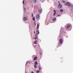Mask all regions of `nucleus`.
<instances>
[{"label":"nucleus","instance_id":"obj_1","mask_svg":"<svg viewBox=\"0 0 73 73\" xmlns=\"http://www.w3.org/2000/svg\"><path fill=\"white\" fill-rule=\"evenodd\" d=\"M66 4L67 5H68V6H69V7H70V6L71 5V4L68 2H67L66 3Z\"/></svg>","mask_w":73,"mask_h":73},{"label":"nucleus","instance_id":"obj_2","mask_svg":"<svg viewBox=\"0 0 73 73\" xmlns=\"http://www.w3.org/2000/svg\"><path fill=\"white\" fill-rule=\"evenodd\" d=\"M62 39H60V40H59V43L60 44H62Z\"/></svg>","mask_w":73,"mask_h":73},{"label":"nucleus","instance_id":"obj_3","mask_svg":"<svg viewBox=\"0 0 73 73\" xmlns=\"http://www.w3.org/2000/svg\"><path fill=\"white\" fill-rule=\"evenodd\" d=\"M41 11H42V9H39L38 10V12L39 13H41Z\"/></svg>","mask_w":73,"mask_h":73},{"label":"nucleus","instance_id":"obj_4","mask_svg":"<svg viewBox=\"0 0 73 73\" xmlns=\"http://www.w3.org/2000/svg\"><path fill=\"white\" fill-rule=\"evenodd\" d=\"M58 8H60L62 7V5L61 4H59L58 6Z\"/></svg>","mask_w":73,"mask_h":73},{"label":"nucleus","instance_id":"obj_5","mask_svg":"<svg viewBox=\"0 0 73 73\" xmlns=\"http://www.w3.org/2000/svg\"><path fill=\"white\" fill-rule=\"evenodd\" d=\"M53 11H54V13L53 14V16H54V15H55V14H56V11L54 10H53Z\"/></svg>","mask_w":73,"mask_h":73},{"label":"nucleus","instance_id":"obj_6","mask_svg":"<svg viewBox=\"0 0 73 73\" xmlns=\"http://www.w3.org/2000/svg\"><path fill=\"white\" fill-rule=\"evenodd\" d=\"M36 17L37 19H38V18H40V16H39V15H37L36 16Z\"/></svg>","mask_w":73,"mask_h":73},{"label":"nucleus","instance_id":"obj_7","mask_svg":"<svg viewBox=\"0 0 73 73\" xmlns=\"http://www.w3.org/2000/svg\"><path fill=\"white\" fill-rule=\"evenodd\" d=\"M23 20H27V17H25L24 18Z\"/></svg>","mask_w":73,"mask_h":73},{"label":"nucleus","instance_id":"obj_8","mask_svg":"<svg viewBox=\"0 0 73 73\" xmlns=\"http://www.w3.org/2000/svg\"><path fill=\"white\" fill-rule=\"evenodd\" d=\"M37 56H36L35 57L34 59V61H35L36 60H37Z\"/></svg>","mask_w":73,"mask_h":73},{"label":"nucleus","instance_id":"obj_9","mask_svg":"<svg viewBox=\"0 0 73 73\" xmlns=\"http://www.w3.org/2000/svg\"><path fill=\"white\" fill-rule=\"evenodd\" d=\"M70 27V25H68L67 26V28L68 29V28H69Z\"/></svg>","mask_w":73,"mask_h":73},{"label":"nucleus","instance_id":"obj_10","mask_svg":"<svg viewBox=\"0 0 73 73\" xmlns=\"http://www.w3.org/2000/svg\"><path fill=\"white\" fill-rule=\"evenodd\" d=\"M56 20V18H54L53 19L52 21H55Z\"/></svg>","mask_w":73,"mask_h":73},{"label":"nucleus","instance_id":"obj_11","mask_svg":"<svg viewBox=\"0 0 73 73\" xmlns=\"http://www.w3.org/2000/svg\"><path fill=\"white\" fill-rule=\"evenodd\" d=\"M36 33L37 34H39V31H38V30H36Z\"/></svg>","mask_w":73,"mask_h":73},{"label":"nucleus","instance_id":"obj_12","mask_svg":"<svg viewBox=\"0 0 73 73\" xmlns=\"http://www.w3.org/2000/svg\"><path fill=\"white\" fill-rule=\"evenodd\" d=\"M60 12H63V11H64V10H63V9H61L60 10Z\"/></svg>","mask_w":73,"mask_h":73},{"label":"nucleus","instance_id":"obj_13","mask_svg":"<svg viewBox=\"0 0 73 73\" xmlns=\"http://www.w3.org/2000/svg\"><path fill=\"white\" fill-rule=\"evenodd\" d=\"M37 36H38L37 33H36V34H35V36L36 38H37Z\"/></svg>","mask_w":73,"mask_h":73},{"label":"nucleus","instance_id":"obj_14","mask_svg":"<svg viewBox=\"0 0 73 73\" xmlns=\"http://www.w3.org/2000/svg\"><path fill=\"white\" fill-rule=\"evenodd\" d=\"M39 27V25L38 24L37 26V29H38V28Z\"/></svg>","mask_w":73,"mask_h":73},{"label":"nucleus","instance_id":"obj_15","mask_svg":"<svg viewBox=\"0 0 73 73\" xmlns=\"http://www.w3.org/2000/svg\"><path fill=\"white\" fill-rule=\"evenodd\" d=\"M34 66L35 68H37V65H36V64L34 65Z\"/></svg>","mask_w":73,"mask_h":73},{"label":"nucleus","instance_id":"obj_16","mask_svg":"<svg viewBox=\"0 0 73 73\" xmlns=\"http://www.w3.org/2000/svg\"><path fill=\"white\" fill-rule=\"evenodd\" d=\"M38 67L39 68V69H40L39 70H41V66H39Z\"/></svg>","mask_w":73,"mask_h":73},{"label":"nucleus","instance_id":"obj_17","mask_svg":"<svg viewBox=\"0 0 73 73\" xmlns=\"http://www.w3.org/2000/svg\"><path fill=\"white\" fill-rule=\"evenodd\" d=\"M35 65H37L38 63H37V62H35Z\"/></svg>","mask_w":73,"mask_h":73},{"label":"nucleus","instance_id":"obj_18","mask_svg":"<svg viewBox=\"0 0 73 73\" xmlns=\"http://www.w3.org/2000/svg\"><path fill=\"white\" fill-rule=\"evenodd\" d=\"M33 20H34V21H35V17H33Z\"/></svg>","mask_w":73,"mask_h":73},{"label":"nucleus","instance_id":"obj_19","mask_svg":"<svg viewBox=\"0 0 73 73\" xmlns=\"http://www.w3.org/2000/svg\"><path fill=\"white\" fill-rule=\"evenodd\" d=\"M34 43H35V44H37V40H36V41L34 42Z\"/></svg>","mask_w":73,"mask_h":73},{"label":"nucleus","instance_id":"obj_20","mask_svg":"<svg viewBox=\"0 0 73 73\" xmlns=\"http://www.w3.org/2000/svg\"><path fill=\"white\" fill-rule=\"evenodd\" d=\"M25 0H24L23 1V4L24 5L25 4V3H24V1H25Z\"/></svg>","mask_w":73,"mask_h":73},{"label":"nucleus","instance_id":"obj_21","mask_svg":"<svg viewBox=\"0 0 73 73\" xmlns=\"http://www.w3.org/2000/svg\"><path fill=\"white\" fill-rule=\"evenodd\" d=\"M35 38V40H36L37 39V38Z\"/></svg>","mask_w":73,"mask_h":73},{"label":"nucleus","instance_id":"obj_22","mask_svg":"<svg viewBox=\"0 0 73 73\" xmlns=\"http://www.w3.org/2000/svg\"><path fill=\"white\" fill-rule=\"evenodd\" d=\"M34 3H36V0H34Z\"/></svg>","mask_w":73,"mask_h":73},{"label":"nucleus","instance_id":"obj_23","mask_svg":"<svg viewBox=\"0 0 73 73\" xmlns=\"http://www.w3.org/2000/svg\"><path fill=\"white\" fill-rule=\"evenodd\" d=\"M33 14H32V17H33Z\"/></svg>","mask_w":73,"mask_h":73},{"label":"nucleus","instance_id":"obj_24","mask_svg":"<svg viewBox=\"0 0 73 73\" xmlns=\"http://www.w3.org/2000/svg\"><path fill=\"white\" fill-rule=\"evenodd\" d=\"M37 73H39V71H37Z\"/></svg>","mask_w":73,"mask_h":73},{"label":"nucleus","instance_id":"obj_25","mask_svg":"<svg viewBox=\"0 0 73 73\" xmlns=\"http://www.w3.org/2000/svg\"><path fill=\"white\" fill-rule=\"evenodd\" d=\"M34 33L35 34L36 33V32H35V31H34Z\"/></svg>","mask_w":73,"mask_h":73},{"label":"nucleus","instance_id":"obj_26","mask_svg":"<svg viewBox=\"0 0 73 73\" xmlns=\"http://www.w3.org/2000/svg\"><path fill=\"white\" fill-rule=\"evenodd\" d=\"M32 73H34V72H32Z\"/></svg>","mask_w":73,"mask_h":73},{"label":"nucleus","instance_id":"obj_27","mask_svg":"<svg viewBox=\"0 0 73 73\" xmlns=\"http://www.w3.org/2000/svg\"><path fill=\"white\" fill-rule=\"evenodd\" d=\"M36 23H35V26H36Z\"/></svg>","mask_w":73,"mask_h":73},{"label":"nucleus","instance_id":"obj_28","mask_svg":"<svg viewBox=\"0 0 73 73\" xmlns=\"http://www.w3.org/2000/svg\"><path fill=\"white\" fill-rule=\"evenodd\" d=\"M59 4H60V2H58Z\"/></svg>","mask_w":73,"mask_h":73},{"label":"nucleus","instance_id":"obj_29","mask_svg":"<svg viewBox=\"0 0 73 73\" xmlns=\"http://www.w3.org/2000/svg\"><path fill=\"white\" fill-rule=\"evenodd\" d=\"M65 5H66V4H65Z\"/></svg>","mask_w":73,"mask_h":73},{"label":"nucleus","instance_id":"obj_30","mask_svg":"<svg viewBox=\"0 0 73 73\" xmlns=\"http://www.w3.org/2000/svg\"><path fill=\"white\" fill-rule=\"evenodd\" d=\"M48 24H49L48 23V24H47V25H48Z\"/></svg>","mask_w":73,"mask_h":73}]
</instances>
